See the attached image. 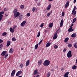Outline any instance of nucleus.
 <instances>
[{
    "mask_svg": "<svg viewBox=\"0 0 77 77\" xmlns=\"http://www.w3.org/2000/svg\"><path fill=\"white\" fill-rule=\"evenodd\" d=\"M8 15L5 14V17H8Z\"/></svg>",
    "mask_w": 77,
    "mask_h": 77,
    "instance_id": "nucleus-59",
    "label": "nucleus"
},
{
    "mask_svg": "<svg viewBox=\"0 0 77 77\" xmlns=\"http://www.w3.org/2000/svg\"><path fill=\"white\" fill-rule=\"evenodd\" d=\"M35 8H33V9L32 10V11H33V12H34V11H35Z\"/></svg>",
    "mask_w": 77,
    "mask_h": 77,
    "instance_id": "nucleus-46",
    "label": "nucleus"
},
{
    "mask_svg": "<svg viewBox=\"0 0 77 77\" xmlns=\"http://www.w3.org/2000/svg\"><path fill=\"white\" fill-rule=\"evenodd\" d=\"M67 56L68 58H70V57H72V54H71V51H69L68 52Z\"/></svg>",
    "mask_w": 77,
    "mask_h": 77,
    "instance_id": "nucleus-2",
    "label": "nucleus"
},
{
    "mask_svg": "<svg viewBox=\"0 0 77 77\" xmlns=\"http://www.w3.org/2000/svg\"><path fill=\"white\" fill-rule=\"evenodd\" d=\"M5 13L4 11H2L0 12V16H2V17H3V14Z\"/></svg>",
    "mask_w": 77,
    "mask_h": 77,
    "instance_id": "nucleus-22",
    "label": "nucleus"
},
{
    "mask_svg": "<svg viewBox=\"0 0 77 77\" xmlns=\"http://www.w3.org/2000/svg\"><path fill=\"white\" fill-rule=\"evenodd\" d=\"M10 32H11V33H13L14 32V30L12 28H10Z\"/></svg>",
    "mask_w": 77,
    "mask_h": 77,
    "instance_id": "nucleus-23",
    "label": "nucleus"
},
{
    "mask_svg": "<svg viewBox=\"0 0 77 77\" xmlns=\"http://www.w3.org/2000/svg\"><path fill=\"white\" fill-rule=\"evenodd\" d=\"M53 23H50L49 24L48 27H50V28H51L52 27H53Z\"/></svg>",
    "mask_w": 77,
    "mask_h": 77,
    "instance_id": "nucleus-13",
    "label": "nucleus"
},
{
    "mask_svg": "<svg viewBox=\"0 0 77 77\" xmlns=\"http://www.w3.org/2000/svg\"><path fill=\"white\" fill-rule=\"evenodd\" d=\"M54 48L56 49L57 48H58V46H57V45H56L54 46Z\"/></svg>",
    "mask_w": 77,
    "mask_h": 77,
    "instance_id": "nucleus-38",
    "label": "nucleus"
},
{
    "mask_svg": "<svg viewBox=\"0 0 77 77\" xmlns=\"http://www.w3.org/2000/svg\"><path fill=\"white\" fill-rule=\"evenodd\" d=\"M15 72H16V71H15V70H13L11 74V77H12V76H14V75H15Z\"/></svg>",
    "mask_w": 77,
    "mask_h": 77,
    "instance_id": "nucleus-6",
    "label": "nucleus"
},
{
    "mask_svg": "<svg viewBox=\"0 0 77 77\" xmlns=\"http://www.w3.org/2000/svg\"><path fill=\"white\" fill-rule=\"evenodd\" d=\"M20 13L18 12H17L14 14V16L15 18H17V17H18L20 15Z\"/></svg>",
    "mask_w": 77,
    "mask_h": 77,
    "instance_id": "nucleus-4",
    "label": "nucleus"
},
{
    "mask_svg": "<svg viewBox=\"0 0 77 77\" xmlns=\"http://www.w3.org/2000/svg\"><path fill=\"white\" fill-rule=\"evenodd\" d=\"M3 43H2L0 45V49H2V47H3Z\"/></svg>",
    "mask_w": 77,
    "mask_h": 77,
    "instance_id": "nucleus-30",
    "label": "nucleus"
},
{
    "mask_svg": "<svg viewBox=\"0 0 77 77\" xmlns=\"http://www.w3.org/2000/svg\"><path fill=\"white\" fill-rule=\"evenodd\" d=\"M42 60H39L38 62V65H41V64L42 63Z\"/></svg>",
    "mask_w": 77,
    "mask_h": 77,
    "instance_id": "nucleus-20",
    "label": "nucleus"
},
{
    "mask_svg": "<svg viewBox=\"0 0 77 77\" xmlns=\"http://www.w3.org/2000/svg\"><path fill=\"white\" fill-rule=\"evenodd\" d=\"M20 66L21 67V68H23V64H21L20 65Z\"/></svg>",
    "mask_w": 77,
    "mask_h": 77,
    "instance_id": "nucleus-47",
    "label": "nucleus"
},
{
    "mask_svg": "<svg viewBox=\"0 0 77 77\" xmlns=\"http://www.w3.org/2000/svg\"><path fill=\"white\" fill-rule=\"evenodd\" d=\"M50 15H51V13H48L47 14V17H49V16H50Z\"/></svg>",
    "mask_w": 77,
    "mask_h": 77,
    "instance_id": "nucleus-42",
    "label": "nucleus"
},
{
    "mask_svg": "<svg viewBox=\"0 0 77 77\" xmlns=\"http://www.w3.org/2000/svg\"><path fill=\"white\" fill-rule=\"evenodd\" d=\"M69 74V72H67L65 73V74L64 75L63 77H68L69 76L68 75Z\"/></svg>",
    "mask_w": 77,
    "mask_h": 77,
    "instance_id": "nucleus-12",
    "label": "nucleus"
},
{
    "mask_svg": "<svg viewBox=\"0 0 77 77\" xmlns=\"http://www.w3.org/2000/svg\"><path fill=\"white\" fill-rule=\"evenodd\" d=\"M2 18H3V17L2 16H0V21H2Z\"/></svg>",
    "mask_w": 77,
    "mask_h": 77,
    "instance_id": "nucleus-45",
    "label": "nucleus"
},
{
    "mask_svg": "<svg viewBox=\"0 0 77 77\" xmlns=\"http://www.w3.org/2000/svg\"><path fill=\"white\" fill-rule=\"evenodd\" d=\"M68 47L69 48H71V47H72V45L71 44H69V45H68Z\"/></svg>",
    "mask_w": 77,
    "mask_h": 77,
    "instance_id": "nucleus-32",
    "label": "nucleus"
},
{
    "mask_svg": "<svg viewBox=\"0 0 77 77\" xmlns=\"http://www.w3.org/2000/svg\"><path fill=\"white\" fill-rule=\"evenodd\" d=\"M30 62V60H28L26 62V66H27L29 65V63Z\"/></svg>",
    "mask_w": 77,
    "mask_h": 77,
    "instance_id": "nucleus-14",
    "label": "nucleus"
},
{
    "mask_svg": "<svg viewBox=\"0 0 77 77\" xmlns=\"http://www.w3.org/2000/svg\"><path fill=\"white\" fill-rule=\"evenodd\" d=\"M13 51H14V49L13 48H11L9 52V53H11V54H12L13 52Z\"/></svg>",
    "mask_w": 77,
    "mask_h": 77,
    "instance_id": "nucleus-15",
    "label": "nucleus"
},
{
    "mask_svg": "<svg viewBox=\"0 0 77 77\" xmlns=\"http://www.w3.org/2000/svg\"><path fill=\"white\" fill-rule=\"evenodd\" d=\"M8 10V9H7L6 8H5L4 9V11H6Z\"/></svg>",
    "mask_w": 77,
    "mask_h": 77,
    "instance_id": "nucleus-53",
    "label": "nucleus"
},
{
    "mask_svg": "<svg viewBox=\"0 0 77 77\" xmlns=\"http://www.w3.org/2000/svg\"><path fill=\"white\" fill-rule=\"evenodd\" d=\"M60 30V29H59L57 30V33H59V31Z\"/></svg>",
    "mask_w": 77,
    "mask_h": 77,
    "instance_id": "nucleus-50",
    "label": "nucleus"
},
{
    "mask_svg": "<svg viewBox=\"0 0 77 77\" xmlns=\"http://www.w3.org/2000/svg\"><path fill=\"white\" fill-rule=\"evenodd\" d=\"M51 8V4H49L47 8V10H50Z\"/></svg>",
    "mask_w": 77,
    "mask_h": 77,
    "instance_id": "nucleus-24",
    "label": "nucleus"
},
{
    "mask_svg": "<svg viewBox=\"0 0 77 77\" xmlns=\"http://www.w3.org/2000/svg\"><path fill=\"white\" fill-rule=\"evenodd\" d=\"M66 51V49L64 48L63 50V52H64V53H65Z\"/></svg>",
    "mask_w": 77,
    "mask_h": 77,
    "instance_id": "nucleus-49",
    "label": "nucleus"
},
{
    "mask_svg": "<svg viewBox=\"0 0 77 77\" xmlns=\"http://www.w3.org/2000/svg\"><path fill=\"white\" fill-rule=\"evenodd\" d=\"M43 41V40L42 39L38 43L39 45H40V44H41V43H42V41Z\"/></svg>",
    "mask_w": 77,
    "mask_h": 77,
    "instance_id": "nucleus-41",
    "label": "nucleus"
},
{
    "mask_svg": "<svg viewBox=\"0 0 77 77\" xmlns=\"http://www.w3.org/2000/svg\"><path fill=\"white\" fill-rule=\"evenodd\" d=\"M24 49V48H21V50H23Z\"/></svg>",
    "mask_w": 77,
    "mask_h": 77,
    "instance_id": "nucleus-58",
    "label": "nucleus"
},
{
    "mask_svg": "<svg viewBox=\"0 0 77 77\" xmlns=\"http://www.w3.org/2000/svg\"><path fill=\"white\" fill-rule=\"evenodd\" d=\"M50 72H49L48 73L47 75V77H49L50 76Z\"/></svg>",
    "mask_w": 77,
    "mask_h": 77,
    "instance_id": "nucleus-31",
    "label": "nucleus"
},
{
    "mask_svg": "<svg viewBox=\"0 0 77 77\" xmlns=\"http://www.w3.org/2000/svg\"><path fill=\"white\" fill-rule=\"evenodd\" d=\"M76 13H77L76 11H72V14H73V15H76Z\"/></svg>",
    "mask_w": 77,
    "mask_h": 77,
    "instance_id": "nucleus-19",
    "label": "nucleus"
},
{
    "mask_svg": "<svg viewBox=\"0 0 77 77\" xmlns=\"http://www.w3.org/2000/svg\"><path fill=\"white\" fill-rule=\"evenodd\" d=\"M62 17H64L65 15V12H62Z\"/></svg>",
    "mask_w": 77,
    "mask_h": 77,
    "instance_id": "nucleus-39",
    "label": "nucleus"
},
{
    "mask_svg": "<svg viewBox=\"0 0 77 77\" xmlns=\"http://www.w3.org/2000/svg\"><path fill=\"white\" fill-rule=\"evenodd\" d=\"M76 2V0H74L73 3H75Z\"/></svg>",
    "mask_w": 77,
    "mask_h": 77,
    "instance_id": "nucleus-54",
    "label": "nucleus"
},
{
    "mask_svg": "<svg viewBox=\"0 0 77 77\" xmlns=\"http://www.w3.org/2000/svg\"><path fill=\"white\" fill-rule=\"evenodd\" d=\"M22 72H23V71L20 70L18 71L16 74V76L17 77H18V76H19V75H20V74H21Z\"/></svg>",
    "mask_w": 77,
    "mask_h": 77,
    "instance_id": "nucleus-3",
    "label": "nucleus"
},
{
    "mask_svg": "<svg viewBox=\"0 0 77 77\" xmlns=\"http://www.w3.org/2000/svg\"><path fill=\"white\" fill-rule=\"evenodd\" d=\"M73 25H74V24H72V25H71V26L70 27L72 28V26H73Z\"/></svg>",
    "mask_w": 77,
    "mask_h": 77,
    "instance_id": "nucleus-52",
    "label": "nucleus"
},
{
    "mask_svg": "<svg viewBox=\"0 0 77 77\" xmlns=\"http://www.w3.org/2000/svg\"><path fill=\"white\" fill-rule=\"evenodd\" d=\"M63 20H62L61 21V22L60 24V27H62V26H63Z\"/></svg>",
    "mask_w": 77,
    "mask_h": 77,
    "instance_id": "nucleus-10",
    "label": "nucleus"
},
{
    "mask_svg": "<svg viewBox=\"0 0 77 77\" xmlns=\"http://www.w3.org/2000/svg\"><path fill=\"white\" fill-rule=\"evenodd\" d=\"M2 35L3 36H5L7 35V33L6 32H4L3 33H2Z\"/></svg>",
    "mask_w": 77,
    "mask_h": 77,
    "instance_id": "nucleus-28",
    "label": "nucleus"
},
{
    "mask_svg": "<svg viewBox=\"0 0 77 77\" xmlns=\"http://www.w3.org/2000/svg\"><path fill=\"white\" fill-rule=\"evenodd\" d=\"M77 42H76L74 44V45H77Z\"/></svg>",
    "mask_w": 77,
    "mask_h": 77,
    "instance_id": "nucleus-56",
    "label": "nucleus"
},
{
    "mask_svg": "<svg viewBox=\"0 0 77 77\" xmlns=\"http://www.w3.org/2000/svg\"><path fill=\"white\" fill-rule=\"evenodd\" d=\"M72 68L73 69H76V68H77V66H76L75 65H74L72 67Z\"/></svg>",
    "mask_w": 77,
    "mask_h": 77,
    "instance_id": "nucleus-27",
    "label": "nucleus"
},
{
    "mask_svg": "<svg viewBox=\"0 0 77 77\" xmlns=\"http://www.w3.org/2000/svg\"><path fill=\"white\" fill-rule=\"evenodd\" d=\"M11 44V41H8L7 42V43L6 45L7 47H9V45H10Z\"/></svg>",
    "mask_w": 77,
    "mask_h": 77,
    "instance_id": "nucleus-16",
    "label": "nucleus"
},
{
    "mask_svg": "<svg viewBox=\"0 0 77 77\" xmlns=\"http://www.w3.org/2000/svg\"><path fill=\"white\" fill-rule=\"evenodd\" d=\"M68 39H69V38L68 37L66 38L64 40V42H66L68 41Z\"/></svg>",
    "mask_w": 77,
    "mask_h": 77,
    "instance_id": "nucleus-25",
    "label": "nucleus"
},
{
    "mask_svg": "<svg viewBox=\"0 0 77 77\" xmlns=\"http://www.w3.org/2000/svg\"><path fill=\"white\" fill-rule=\"evenodd\" d=\"M69 1L67 2L65 5V8H68V6H69Z\"/></svg>",
    "mask_w": 77,
    "mask_h": 77,
    "instance_id": "nucleus-11",
    "label": "nucleus"
},
{
    "mask_svg": "<svg viewBox=\"0 0 77 77\" xmlns=\"http://www.w3.org/2000/svg\"><path fill=\"white\" fill-rule=\"evenodd\" d=\"M24 5H21L20 7V8H21V9H24Z\"/></svg>",
    "mask_w": 77,
    "mask_h": 77,
    "instance_id": "nucleus-35",
    "label": "nucleus"
},
{
    "mask_svg": "<svg viewBox=\"0 0 77 77\" xmlns=\"http://www.w3.org/2000/svg\"><path fill=\"white\" fill-rule=\"evenodd\" d=\"M50 45H51V43L50 42L48 43L46 45V47H48L49 46H50Z\"/></svg>",
    "mask_w": 77,
    "mask_h": 77,
    "instance_id": "nucleus-17",
    "label": "nucleus"
},
{
    "mask_svg": "<svg viewBox=\"0 0 77 77\" xmlns=\"http://www.w3.org/2000/svg\"><path fill=\"white\" fill-rule=\"evenodd\" d=\"M43 26H44V23H42L40 25V27L42 28V27H43Z\"/></svg>",
    "mask_w": 77,
    "mask_h": 77,
    "instance_id": "nucleus-37",
    "label": "nucleus"
},
{
    "mask_svg": "<svg viewBox=\"0 0 77 77\" xmlns=\"http://www.w3.org/2000/svg\"><path fill=\"white\" fill-rule=\"evenodd\" d=\"M75 10H76V6H75L73 9L72 11H76Z\"/></svg>",
    "mask_w": 77,
    "mask_h": 77,
    "instance_id": "nucleus-34",
    "label": "nucleus"
},
{
    "mask_svg": "<svg viewBox=\"0 0 77 77\" xmlns=\"http://www.w3.org/2000/svg\"><path fill=\"white\" fill-rule=\"evenodd\" d=\"M26 21L25 20L23 21L21 24V27L24 26L25 25V24H26Z\"/></svg>",
    "mask_w": 77,
    "mask_h": 77,
    "instance_id": "nucleus-7",
    "label": "nucleus"
},
{
    "mask_svg": "<svg viewBox=\"0 0 77 77\" xmlns=\"http://www.w3.org/2000/svg\"><path fill=\"white\" fill-rule=\"evenodd\" d=\"M76 19H77V18H75L73 19L72 23H75V21H76Z\"/></svg>",
    "mask_w": 77,
    "mask_h": 77,
    "instance_id": "nucleus-33",
    "label": "nucleus"
},
{
    "mask_svg": "<svg viewBox=\"0 0 77 77\" xmlns=\"http://www.w3.org/2000/svg\"><path fill=\"white\" fill-rule=\"evenodd\" d=\"M50 61L48 60H46L44 62L43 65L45 66H48L50 65Z\"/></svg>",
    "mask_w": 77,
    "mask_h": 77,
    "instance_id": "nucleus-1",
    "label": "nucleus"
},
{
    "mask_svg": "<svg viewBox=\"0 0 77 77\" xmlns=\"http://www.w3.org/2000/svg\"><path fill=\"white\" fill-rule=\"evenodd\" d=\"M37 73H38V70H37V69H36L35 70L33 73L34 75H36V74H37Z\"/></svg>",
    "mask_w": 77,
    "mask_h": 77,
    "instance_id": "nucleus-21",
    "label": "nucleus"
},
{
    "mask_svg": "<svg viewBox=\"0 0 77 77\" xmlns=\"http://www.w3.org/2000/svg\"><path fill=\"white\" fill-rule=\"evenodd\" d=\"M3 42V40H2V39H0V44L2 42Z\"/></svg>",
    "mask_w": 77,
    "mask_h": 77,
    "instance_id": "nucleus-43",
    "label": "nucleus"
},
{
    "mask_svg": "<svg viewBox=\"0 0 77 77\" xmlns=\"http://www.w3.org/2000/svg\"><path fill=\"white\" fill-rule=\"evenodd\" d=\"M41 5V4H40V3H39L38 4V6H40Z\"/></svg>",
    "mask_w": 77,
    "mask_h": 77,
    "instance_id": "nucleus-57",
    "label": "nucleus"
},
{
    "mask_svg": "<svg viewBox=\"0 0 77 77\" xmlns=\"http://www.w3.org/2000/svg\"><path fill=\"white\" fill-rule=\"evenodd\" d=\"M18 11L17 9H15L13 11V13H15V12H17Z\"/></svg>",
    "mask_w": 77,
    "mask_h": 77,
    "instance_id": "nucleus-36",
    "label": "nucleus"
},
{
    "mask_svg": "<svg viewBox=\"0 0 77 77\" xmlns=\"http://www.w3.org/2000/svg\"><path fill=\"white\" fill-rule=\"evenodd\" d=\"M30 14L29 13H28L27 14V17H30Z\"/></svg>",
    "mask_w": 77,
    "mask_h": 77,
    "instance_id": "nucleus-44",
    "label": "nucleus"
},
{
    "mask_svg": "<svg viewBox=\"0 0 77 77\" xmlns=\"http://www.w3.org/2000/svg\"><path fill=\"white\" fill-rule=\"evenodd\" d=\"M38 47V44L36 45L35 46V50H36Z\"/></svg>",
    "mask_w": 77,
    "mask_h": 77,
    "instance_id": "nucleus-26",
    "label": "nucleus"
},
{
    "mask_svg": "<svg viewBox=\"0 0 77 77\" xmlns=\"http://www.w3.org/2000/svg\"><path fill=\"white\" fill-rule=\"evenodd\" d=\"M40 35H41V32L39 31L38 33V34L37 35V37H38H38H39V36H40Z\"/></svg>",
    "mask_w": 77,
    "mask_h": 77,
    "instance_id": "nucleus-29",
    "label": "nucleus"
},
{
    "mask_svg": "<svg viewBox=\"0 0 77 77\" xmlns=\"http://www.w3.org/2000/svg\"><path fill=\"white\" fill-rule=\"evenodd\" d=\"M72 28H70L68 29V32H73L74 31V29H72Z\"/></svg>",
    "mask_w": 77,
    "mask_h": 77,
    "instance_id": "nucleus-8",
    "label": "nucleus"
},
{
    "mask_svg": "<svg viewBox=\"0 0 77 77\" xmlns=\"http://www.w3.org/2000/svg\"><path fill=\"white\" fill-rule=\"evenodd\" d=\"M49 1H50L51 2H53V0H49Z\"/></svg>",
    "mask_w": 77,
    "mask_h": 77,
    "instance_id": "nucleus-61",
    "label": "nucleus"
},
{
    "mask_svg": "<svg viewBox=\"0 0 77 77\" xmlns=\"http://www.w3.org/2000/svg\"><path fill=\"white\" fill-rule=\"evenodd\" d=\"M51 71H54V69H53V68L51 69Z\"/></svg>",
    "mask_w": 77,
    "mask_h": 77,
    "instance_id": "nucleus-55",
    "label": "nucleus"
},
{
    "mask_svg": "<svg viewBox=\"0 0 77 77\" xmlns=\"http://www.w3.org/2000/svg\"><path fill=\"white\" fill-rule=\"evenodd\" d=\"M6 53H7V51H3L1 55L2 56H5L6 54Z\"/></svg>",
    "mask_w": 77,
    "mask_h": 77,
    "instance_id": "nucleus-9",
    "label": "nucleus"
},
{
    "mask_svg": "<svg viewBox=\"0 0 77 77\" xmlns=\"http://www.w3.org/2000/svg\"><path fill=\"white\" fill-rule=\"evenodd\" d=\"M47 32V30H45V32Z\"/></svg>",
    "mask_w": 77,
    "mask_h": 77,
    "instance_id": "nucleus-64",
    "label": "nucleus"
},
{
    "mask_svg": "<svg viewBox=\"0 0 77 77\" xmlns=\"http://www.w3.org/2000/svg\"><path fill=\"white\" fill-rule=\"evenodd\" d=\"M39 75H37V76L36 77H39Z\"/></svg>",
    "mask_w": 77,
    "mask_h": 77,
    "instance_id": "nucleus-60",
    "label": "nucleus"
},
{
    "mask_svg": "<svg viewBox=\"0 0 77 77\" xmlns=\"http://www.w3.org/2000/svg\"><path fill=\"white\" fill-rule=\"evenodd\" d=\"M74 47L75 48H77V45H74Z\"/></svg>",
    "mask_w": 77,
    "mask_h": 77,
    "instance_id": "nucleus-48",
    "label": "nucleus"
},
{
    "mask_svg": "<svg viewBox=\"0 0 77 77\" xmlns=\"http://www.w3.org/2000/svg\"><path fill=\"white\" fill-rule=\"evenodd\" d=\"M12 41H16V39H15V38L13 37L12 38Z\"/></svg>",
    "mask_w": 77,
    "mask_h": 77,
    "instance_id": "nucleus-40",
    "label": "nucleus"
},
{
    "mask_svg": "<svg viewBox=\"0 0 77 77\" xmlns=\"http://www.w3.org/2000/svg\"><path fill=\"white\" fill-rule=\"evenodd\" d=\"M17 77H22L21 76H17Z\"/></svg>",
    "mask_w": 77,
    "mask_h": 77,
    "instance_id": "nucleus-63",
    "label": "nucleus"
},
{
    "mask_svg": "<svg viewBox=\"0 0 77 77\" xmlns=\"http://www.w3.org/2000/svg\"><path fill=\"white\" fill-rule=\"evenodd\" d=\"M57 38V32L54 33V35L53 37V39H56Z\"/></svg>",
    "mask_w": 77,
    "mask_h": 77,
    "instance_id": "nucleus-5",
    "label": "nucleus"
},
{
    "mask_svg": "<svg viewBox=\"0 0 77 77\" xmlns=\"http://www.w3.org/2000/svg\"><path fill=\"white\" fill-rule=\"evenodd\" d=\"M61 71H62L63 70V68L61 69Z\"/></svg>",
    "mask_w": 77,
    "mask_h": 77,
    "instance_id": "nucleus-62",
    "label": "nucleus"
},
{
    "mask_svg": "<svg viewBox=\"0 0 77 77\" xmlns=\"http://www.w3.org/2000/svg\"><path fill=\"white\" fill-rule=\"evenodd\" d=\"M8 56V54H7L5 55V58H6L7 57V56Z\"/></svg>",
    "mask_w": 77,
    "mask_h": 77,
    "instance_id": "nucleus-51",
    "label": "nucleus"
},
{
    "mask_svg": "<svg viewBox=\"0 0 77 77\" xmlns=\"http://www.w3.org/2000/svg\"><path fill=\"white\" fill-rule=\"evenodd\" d=\"M76 36H77V35L75 33H73L71 35V36L72 38H74V37H76Z\"/></svg>",
    "mask_w": 77,
    "mask_h": 77,
    "instance_id": "nucleus-18",
    "label": "nucleus"
}]
</instances>
